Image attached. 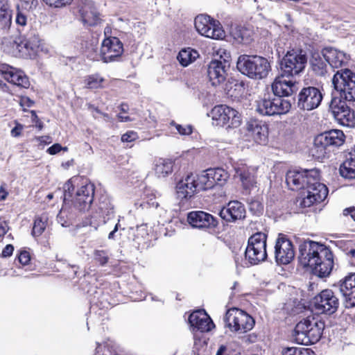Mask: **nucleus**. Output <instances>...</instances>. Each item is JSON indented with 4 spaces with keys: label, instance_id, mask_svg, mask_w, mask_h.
Here are the masks:
<instances>
[{
    "label": "nucleus",
    "instance_id": "obj_1",
    "mask_svg": "<svg viewBox=\"0 0 355 355\" xmlns=\"http://www.w3.org/2000/svg\"><path fill=\"white\" fill-rule=\"evenodd\" d=\"M299 262L309 267L319 277H328L334 265V254L329 248L322 243L305 241L299 246Z\"/></svg>",
    "mask_w": 355,
    "mask_h": 355
},
{
    "label": "nucleus",
    "instance_id": "obj_2",
    "mask_svg": "<svg viewBox=\"0 0 355 355\" xmlns=\"http://www.w3.org/2000/svg\"><path fill=\"white\" fill-rule=\"evenodd\" d=\"M95 193V186L87 179L73 178L64 184L63 205L58 215H61L67 208L78 212H85L92 207Z\"/></svg>",
    "mask_w": 355,
    "mask_h": 355
},
{
    "label": "nucleus",
    "instance_id": "obj_3",
    "mask_svg": "<svg viewBox=\"0 0 355 355\" xmlns=\"http://www.w3.org/2000/svg\"><path fill=\"white\" fill-rule=\"evenodd\" d=\"M15 24L21 39L19 42H15L13 44L18 50L19 55L22 57L34 55L40 46V39L37 31L32 28L31 24L28 23L27 15L19 8L15 17Z\"/></svg>",
    "mask_w": 355,
    "mask_h": 355
},
{
    "label": "nucleus",
    "instance_id": "obj_4",
    "mask_svg": "<svg viewBox=\"0 0 355 355\" xmlns=\"http://www.w3.org/2000/svg\"><path fill=\"white\" fill-rule=\"evenodd\" d=\"M324 327V322L322 320L311 315L297 323L293 336L298 344H314L321 338Z\"/></svg>",
    "mask_w": 355,
    "mask_h": 355
},
{
    "label": "nucleus",
    "instance_id": "obj_5",
    "mask_svg": "<svg viewBox=\"0 0 355 355\" xmlns=\"http://www.w3.org/2000/svg\"><path fill=\"white\" fill-rule=\"evenodd\" d=\"M236 68L242 74L254 80L266 78L271 70L270 64L267 58L245 54L238 58Z\"/></svg>",
    "mask_w": 355,
    "mask_h": 355
},
{
    "label": "nucleus",
    "instance_id": "obj_6",
    "mask_svg": "<svg viewBox=\"0 0 355 355\" xmlns=\"http://www.w3.org/2000/svg\"><path fill=\"white\" fill-rule=\"evenodd\" d=\"M345 135L342 130L333 129L318 135L313 142V155L318 159L329 157L340 146H343Z\"/></svg>",
    "mask_w": 355,
    "mask_h": 355
},
{
    "label": "nucleus",
    "instance_id": "obj_7",
    "mask_svg": "<svg viewBox=\"0 0 355 355\" xmlns=\"http://www.w3.org/2000/svg\"><path fill=\"white\" fill-rule=\"evenodd\" d=\"M307 58L302 50L288 51L279 62V72L288 78H295L305 69Z\"/></svg>",
    "mask_w": 355,
    "mask_h": 355
},
{
    "label": "nucleus",
    "instance_id": "obj_8",
    "mask_svg": "<svg viewBox=\"0 0 355 355\" xmlns=\"http://www.w3.org/2000/svg\"><path fill=\"white\" fill-rule=\"evenodd\" d=\"M319 178L314 180H309L306 182V186L297 199V204L302 208L309 207L314 203L323 201L328 195L327 186L319 182Z\"/></svg>",
    "mask_w": 355,
    "mask_h": 355
},
{
    "label": "nucleus",
    "instance_id": "obj_9",
    "mask_svg": "<svg viewBox=\"0 0 355 355\" xmlns=\"http://www.w3.org/2000/svg\"><path fill=\"white\" fill-rule=\"evenodd\" d=\"M225 326L232 332L244 334L250 331L254 326V318L245 311L232 308L229 309L224 317Z\"/></svg>",
    "mask_w": 355,
    "mask_h": 355
},
{
    "label": "nucleus",
    "instance_id": "obj_10",
    "mask_svg": "<svg viewBox=\"0 0 355 355\" xmlns=\"http://www.w3.org/2000/svg\"><path fill=\"white\" fill-rule=\"evenodd\" d=\"M334 89L340 93L341 99L355 101V73L345 69L338 71L332 78Z\"/></svg>",
    "mask_w": 355,
    "mask_h": 355
},
{
    "label": "nucleus",
    "instance_id": "obj_11",
    "mask_svg": "<svg viewBox=\"0 0 355 355\" xmlns=\"http://www.w3.org/2000/svg\"><path fill=\"white\" fill-rule=\"evenodd\" d=\"M266 234L262 232H257L249 238L245 257L251 265H257L266 259Z\"/></svg>",
    "mask_w": 355,
    "mask_h": 355
},
{
    "label": "nucleus",
    "instance_id": "obj_12",
    "mask_svg": "<svg viewBox=\"0 0 355 355\" xmlns=\"http://www.w3.org/2000/svg\"><path fill=\"white\" fill-rule=\"evenodd\" d=\"M211 116L217 125L235 128L241 123V115L235 109L226 105H218L211 110Z\"/></svg>",
    "mask_w": 355,
    "mask_h": 355
},
{
    "label": "nucleus",
    "instance_id": "obj_13",
    "mask_svg": "<svg viewBox=\"0 0 355 355\" xmlns=\"http://www.w3.org/2000/svg\"><path fill=\"white\" fill-rule=\"evenodd\" d=\"M291 103L280 97L263 98L257 101L256 111L263 116L284 114L289 112Z\"/></svg>",
    "mask_w": 355,
    "mask_h": 355
},
{
    "label": "nucleus",
    "instance_id": "obj_14",
    "mask_svg": "<svg viewBox=\"0 0 355 355\" xmlns=\"http://www.w3.org/2000/svg\"><path fill=\"white\" fill-rule=\"evenodd\" d=\"M329 110L340 125L348 128L355 126L354 112L347 105L345 101L338 96H332L329 103Z\"/></svg>",
    "mask_w": 355,
    "mask_h": 355
},
{
    "label": "nucleus",
    "instance_id": "obj_15",
    "mask_svg": "<svg viewBox=\"0 0 355 355\" xmlns=\"http://www.w3.org/2000/svg\"><path fill=\"white\" fill-rule=\"evenodd\" d=\"M196 31L202 35L214 40H222L225 33L220 23L206 15H200L195 18Z\"/></svg>",
    "mask_w": 355,
    "mask_h": 355
},
{
    "label": "nucleus",
    "instance_id": "obj_16",
    "mask_svg": "<svg viewBox=\"0 0 355 355\" xmlns=\"http://www.w3.org/2000/svg\"><path fill=\"white\" fill-rule=\"evenodd\" d=\"M323 99V94L316 87H304L299 92L297 105L300 110L311 111L318 108Z\"/></svg>",
    "mask_w": 355,
    "mask_h": 355
},
{
    "label": "nucleus",
    "instance_id": "obj_17",
    "mask_svg": "<svg viewBox=\"0 0 355 355\" xmlns=\"http://www.w3.org/2000/svg\"><path fill=\"white\" fill-rule=\"evenodd\" d=\"M223 54L224 56L220 55L219 60H212L208 66V76L211 85L214 86L219 85L225 81L227 71L230 66V53L223 51Z\"/></svg>",
    "mask_w": 355,
    "mask_h": 355
},
{
    "label": "nucleus",
    "instance_id": "obj_18",
    "mask_svg": "<svg viewBox=\"0 0 355 355\" xmlns=\"http://www.w3.org/2000/svg\"><path fill=\"white\" fill-rule=\"evenodd\" d=\"M339 300L330 289L322 291L313 299L315 309L320 313L331 315L339 306Z\"/></svg>",
    "mask_w": 355,
    "mask_h": 355
},
{
    "label": "nucleus",
    "instance_id": "obj_19",
    "mask_svg": "<svg viewBox=\"0 0 355 355\" xmlns=\"http://www.w3.org/2000/svg\"><path fill=\"white\" fill-rule=\"evenodd\" d=\"M320 175L319 170L313 168L302 171H289L286 175V182L291 190H304L306 182L314 180Z\"/></svg>",
    "mask_w": 355,
    "mask_h": 355
},
{
    "label": "nucleus",
    "instance_id": "obj_20",
    "mask_svg": "<svg viewBox=\"0 0 355 355\" xmlns=\"http://www.w3.org/2000/svg\"><path fill=\"white\" fill-rule=\"evenodd\" d=\"M123 52V46L119 38L110 37L103 40L99 56L104 62H113L121 57Z\"/></svg>",
    "mask_w": 355,
    "mask_h": 355
},
{
    "label": "nucleus",
    "instance_id": "obj_21",
    "mask_svg": "<svg viewBox=\"0 0 355 355\" xmlns=\"http://www.w3.org/2000/svg\"><path fill=\"white\" fill-rule=\"evenodd\" d=\"M295 257L292 242L282 234H279L275 246V257L278 264H288Z\"/></svg>",
    "mask_w": 355,
    "mask_h": 355
},
{
    "label": "nucleus",
    "instance_id": "obj_22",
    "mask_svg": "<svg viewBox=\"0 0 355 355\" xmlns=\"http://www.w3.org/2000/svg\"><path fill=\"white\" fill-rule=\"evenodd\" d=\"M114 216V207L107 196H101L98 203L92 208L91 217L105 224Z\"/></svg>",
    "mask_w": 355,
    "mask_h": 355
},
{
    "label": "nucleus",
    "instance_id": "obj_23",
    "mask_svg": "<svg viewBox=\"0 0 355 355\" xmlns=\"http://www.w3.org/2000/svg\"><path fill=\"white\" fill-rule=\"evenodd\" d=\"M245 130L246 135L257 144L264 145L267 143L268 128L264 122L257 119H250L247 121Z\"/></svg>",
    "mask_w": 355,
    "mask_h": 355
},
{
    "label": "nucleus",
    "instance_id": "obj_24",
    "mask_svg": "<svg viewBox=\"0 0 355 355\" xmlns=\"http://www.w3.org/2000/svg\"><path fill=\"white\" fill-rule=\"evenodd\" d=\"M296 83L295 78H288L287 76L279 71L272 84V90L276 97L289 96L297 90Z\"/></svg>",
    "mask_w": 355,
    "mask_h": 355
},
{
    "label": "nucleus",
    "instance_id": "obj_25",
    "mask_svg": "<svg viewBox=\"0 0 355 355\" xmlns=\"http://www.w3.org/2000/svg\"><path fill=\"white\" fill-rule=\"evenodd\" d=\"M339 291L344 298L347 309L355 307V272L346 275L338 282Z\"/></svg>",
    "mask_w": 355,
    "mask_h": 355
},
{
    "label": "nucleus",
    "instance_id": "obj_26",
    "mask_svg": "<svg viewBox=\"0 0 355 355\" xmlns=\"http://www.w3.org/2000/svg\"><path fill=\"white\" fill-rule=\"evenodd\" d=\"M188 223L195 228L205 229L217 225L216 219L210 214L203 211H193L188 214Z\"/></svg>",
    "mask_w": 355,
    "mask_h": 355
},
{
    "label": "nucleus",
    "instance_id": "obj_27",
    "mask_svg": "<svg viewBox=\"0 0 355 355\" xmlns=\"http://www.w3.org/2000/svg\"><path fill=\"white\" fill-rule=\"evenodd\" d=\"M175 189L178 198L181 200H189L198 191L196 176L192 173L187 175L177 183Z\"/></svg>",
    "mask_w": 355,
    "mask_h": 355
},
{
    "label": "nucleus",
    "instance_id": "obj_28",
    "mask_svg": "<svg viewBox=\"0 0 355 355\" xmlns=\"http://www.w3.org/2000/svg\"><path fill=\"white\" fill-rule=\"evenodd\" d=\"M219 215L227 222H234L245 218V209L244 205L239 201H230L225 207L221 209Z\"/></svg>",
    "mask_w": 355,
    "mask_h": 355
},
{
    "label": "nucleus",
    "instance_id": "obj_29",
    "mask_svg": "<svg viewBox=\"0 0 355 355\" xmlns=\"http://www.w3.org/2000/svg\"><path fill=\"white\" fill-rule=\"evenodd\" d=\"M189 322L191 327L201 332L209 331L214 327L211 319L202 311H196L191 313Z\"/></svg>",
    "mask_w": 355,
    "mask_h": 355
},
{
    "label": "nucleus",
    "instance_id": "obj_30",
    "mask_svg": "<svg viewBox=\"0 0 355 355\" xmlns=\"http://www.w3.org/2000/svg\"><path fill=\"white\" fill-rule=\"evenodd\" d=\"M324 60L331 68H339L345 65L349 60L343 52L332 47H326L322 51Z\"/></svg>",
    "mask_w": 355,
    "mask_h": 355
},
{
    "label": "nucleus",
    "instance_id": "obj_31",
    "mask_svg": "<svg viewBox=\"0 0 355 355\" xmlns=\"http://www.w3.org/2000/svg\"><path fill=\"white\" fill-rule=\"evenodd\" d=\"M80 14L83 22L85 25L93 26L97 25L101 21L99 13L92 1L86 3L81 8Z\"/></svg>",
    "mask_w": 355,
    "mask_h": 355
},
{
    "label": "nucleus",
    "instance_id": "obj_32",
    "mask_svg": "<svg viewBox=\"0 0 355 355\" xmlns=\"http://www.w3.org/2000/svg\"><path fill=\"white\" fill-rule=\"evenodd\" d=\"M327 62L322 52L321 54L318 53H313L310 60V65L311 70L315 76L325 77L328 74L329 67Z\"/></svg>",
    "mask_w": 355,
    "mask_h": 355
},
{
    "label": "nucleus",
    "instance_id": "obj_33",
    "mask_svg": "<svg viewBox=\"0 0 355 355\" xmlns=\"http://www.w3.org/2000/svg\"><path fill=\"white\" fill-rule=\"evenodd\" d=\"M339 173L345 179H355V150L348 153L346 159L340 166Z\"/></svg>",
    "mask_w": 355,
    "mask_h": 355
},
{
    "label": "nucleus",
    "instance_id": "obj_34",
    "mask_svg": "<svg viewBox=\"0 0 355 355\" xmlns=\"http://www.w3.org/2000/svg\"><path fill=\"white\" fill-rule=\"evenodd\" d=\"M173 162L169 159L159 158L155 162L154 171L157 177L165 178L173 172Z\"/></svg>",
    "mask_w": 355,
    "mask_h": 355
},
{
    "label": "nucleus",
    "instance_id": "obj_35",
    "mask_svg": "<svg viewBox=\"0 0 355 355\" xmlns=\"http://www.w3.org/2000/svg\"><path fill=\"white\" fill-rule=\"evenodd\" d=\"M6 80L22 88H28L30 86L28 78L22 71L16 69L9 74Z\"/></svg>",
    "mask_w": 355,
    "mask_h": 355
},
{
    "label": "nucleus",
    "instance_id": "obj_36",
    "mask_svg": "<svg viewBox=\"0 0 355 355\" xmlns=\"http://www.w3.org/2000/svg\"><path fill=\"white\" fill-rule=\"evenodd\" d=\"M199 53L197 51L191 48L181 50L177 57L178 61L183 67H187L198 58Z\"/></svg>",
    "mask_w": 355,
    "mask_h": 355
},
{
    "label": "nucleus",
    "instance_id": "obj_37",
    "mask_svg": "<svg viewBox=\"0 0 355 355\" xmlns=\"http://www.w3.org/2000/svg\"><path fill=\"white\" fill-rule=\"evenodd\" d=\"M232 35L237 43L248 44L252 41L250 31L242 26L232 29Z\"/></svg>",
    "mask_w": 355,
    "mask_h": 355
},
{
    "label": "nucleus",
    "instance_id": "obj_38",
    "mask_svg": "<svg viewBox=\"0 0 355 355\" xmlns=\"http://www.w3.org/2000/svg\"><path fill=\"white\" fill-rule=\"evenodd\" d=\"M211 176L209 174V169L203 171L201 174L196 176V184L198 186V191L208 190L214 188Z\"/></svg>",
    "mask_w": 355,
    "mask_h": 355
},
{
    "label": "nucleus",
    "instance_id": "obj_39",
    "mask_svg": "<svg viewBox=\"0 0 355 355\" xmlns=\"http://www.w3.org/2000/svg\"><path fill=\"white\" fill-rule=\"evenodd\" d=\"M209 174L212 177V182L214 184V187L216 185L222 186L225 184L226 180H227L228 175L227 173L222 168H209Z\"/></svg>",
    "mask_w": 355,
    "mask_h": 355
},
{
    "label": "nucleus",
    "instance_id": "obj_40",
    "mask_svg": "<svg viewBox=\"0 0 355 355\" xmlns=\"http://www.w3.org/2000/svg\"><path fill=\"white\" fill-rule=\"evenodd\" d=\"M47 218L45 216H42L40 217H37L35 219L33 230H32V235L35 237L40 236L46 229Z\"/></svg>",
    "mask_w": 355,
    "mask_h": 355
},
{
    "label": "nucleus",
    "instance_id": "obj_41",
    "mask_svg": "<svg viewBox=\"0 0 355 355\" xmlns=\"http://www.w3.org/2000/svg\"><path fill=\"white\" fill-rule=\"evenodd\" d=\"M104 78L99 74L95 73L88 76L85 79L86 87L89 89H98L102 87Z\"/></svg>",
    "mask_w": 355,
    "mask_h": 355
},
{
    "label": "nucleus",
    "instance_id": "obj_42",
    "mask_svg": "<svg viewBox=\"0 0 355 355\" xmlns=\"http://www.w3.org/2000/svg\"><path fill=\"white\" fill-rule=\"evenodd\" d=\"M94 260L101 266H105L110 260V255L107 250H95L93 253Z\"/></svg>",
    "mask_w": 355,
    "mask_h": 355
},
{
    "label": "nucleus",
    "instance_id": "obj_43",
    "mask_svg": "<svg viewBox=\"0 0 355 355\" xmlns=\"http://www.w3.org/2000/svg\"><path fill=\"white\" fill-rule=\"evenodd\" d=\"M282 355H314V352L310 349L292 347L284 349Z\"/></svg>",
    "mask_w": 355,
    "mask_h": 355
},
{
    "label": "nucleus",
    "instance_id": "obj_44",
    "mask_svg": "<svg viewBox=\"0 0 355 355\" xmlns=\"http://www.w3.org/2000/svg\"><path fill=\"white\" fill-rule=\"evenodd\" d=\"M225 89L227 90V94L231 96H237L238 94H241L244 91L243 83L242 82H232L230 83L228 85H226Z\"/></svg>",
    "mask_w": 355,
    "mask_h": 355
},
{
    "label": "nucleus",
    "instance_id": "obj_45",
    "mask_svg": "<svg viewBox=\"0 0 355 355\" xmlns=\"http://www.w3.org/2000/svg\"><path fill=\"white\" fill-rule=\"evenodd\" d=\"M240 180L245 189H250L256 184L254 175L248 171H243L240 173Z\"/></svg>",
    "mask_w": 355,
    "mask_h": 355
},
{
    "label": "nucleus",
    "instance_id": "obj_46",
    "mask_svg": "<svg viewBox=\"0 0 355 355\" xmlns=\"http://www.w3.org/2000/svg\"><path fill=\"white\" fill-rule=\"evenodd\" d=\"M12 24V12L0 13V26L8 30Z\"/></svg>",
    "mask_w": 355,
    "mask_h": 355
},
{
    "label": "nucleus",
    "instance_id": "obj_47",
    "mask_svg": "<svg viewBox=\"0 0 355 355\" xmlns=\"http://www.w3.org/2000/svg\"><path fill=\"white\" fill-rule=\"evenodd\" d=\"M249 209L254 215H259L263 210L262 203L257 200H252L249 202Z\"/></svg>",
    "mask_w": 355,
    "mask_h": 355
},
{
    "label": "nucleus",
    "instance_id": "obj_48",
    "mask_svg": "<svg viewBox=\"0 0 355 355\" xmlns=\"http://www.w3.org/2000/svg\"><path fill=\"white\" fill-rule=\"evenodd\" d=\"M171 125L174 126L178 132L181 135H189L192 132V127L189 125L183 126L172 121Z\"/></svg>",
    "mask_w": 355,
    "mask_h": 355
},
{
    "label": "nucleus",
    "instance_id": "obj_49",
    "mask_svg": "<svg viewBox=\"0 0 355 355\" xmlns=\"http://www.w3.org/2000/svg\"><path fill=\"white\" fill-rule=\"evenodd\" d=\"M38 6V0H21V6L27 11L35 10Z\"/></svg>",
    "mask_w": 355,
    "mask_h": 355
},
{
    "label": "nucleus",
    "instance_id": "obj_50",
    "mask_svg": "<svg viewBox=\"0 0 355 355\" xmlns=\"http://www.w3.org/2000/svg\"><path fill=\"white\" fill-rule=\"evenodd\" d=\"M47 5L54 8H61L71 3L72 0H43Z\"/></svg>",
    "mask_w": 355,
    "mask_h": 355
},
{
    "label": "nucleus",
    "instance_id": "obj_51",
    "mask_svg": "<svg viewBox=\"0 0 355 355\" xmlns=\"http://www.w3.org/2000/svg\"><path fill=\"white\" fill-rule=\"evenodd\" d=\"M119 229L123 230V228L121 227L119 220H118V222L115 224L114 229L109 233L107 239L109 240H116L118 237H119L121 235V234L119 232Z\"/></svg>",
    "mask_w": 355,
    "mask_h": 355
},
{
    "label": "nucleus",
    "instance_id": "obj_52",
    "mask_svg": "<svg viewBox=\"0 0 355 355\" xmlns=\"http://www.w3.org/2000/svg\"><path fill=\"white\" fill-rule=\"evenodd\" d=\"M138 139L137 133L135 131H128L121 136L123 142H132Z\"/></svg>",
    "mask_w": 355,
    "mask_h": 355
},
{
    "label": "nucleus",
    "instance_id": "obj_53",
    "mask_svg": "<svg viewBox=\"0 0 355 355\" xmlns=\"http://www.w3.org/2000/svg\"><path fill=\"white\" fill-rule=\"evenodd\" d=\"M15 68L6 64H0V72L2 73L3 78L6 80L9 74L14 71Z\"/></svg>",
    "mask_w": 355,
    "mask_h": 355
},
{
    "label": "nucleus",
    "instance_id": "obj_54",
    "mask_svg": "<svg viewBox=\"0 0 355 355\" xmlns=\"http://www.w3.org/2000/svg\"><path fill=\"white\" fill-rule=\"evenodd\" d=\"M18 261L19 262L23 265V266H26L27 265L30 260H31V257H30V254L28 252L26 251H22L19 253V254L18 255Z\"/></svg>",
    "mask_w": 355,
    "mask_h": 355
},
{
    "label": "nucleus",
    "instance_id": "obj_55",
    "mask_svg": "<svg viewBox=\"0 0 355 355\" xmlns=\"http://www.w3.org/2000/svg\"><path fill=\"white\" fill-rule=\"evenodd\" d=\"M15 126L11 130L10 135L13 137H17L21 135V132L24 129L23 125L15 122Z\"/></svg>",
    "mask_w": 355,
    "mask_h": 355
},
{
    "label": "nucleus",
    "instance_id": "obj_56",
    "mask_svg": "<svg viewBox=\"0 0 355 355\" xmlns=\"http://www.w3.org/2000/svg\"><path fill=\"white\" fill-rule=\"evenodd\" d=\"M12 12L8 0H0V13Z\"/></svg>",
    "mask_w": 355,
    "mask_h": 355
},
{
    "label": "nucleus",
    "instance_id": "obj_57",
    "mask_svg": "<svg viewBox=\"0 0 355 355\" xmlns=\"http://www.w3.org/2000/svg\"><path fill=\"white\" fill-rule=\"evenodd\" d=\"M62 149V147L60 144H55L47 149V152L50 155H55L56 153H59Z\"/></svg>",
    "mask_w": 355,
    "mask_h": 355
},
{
    "label": "nucleus",
    "instance_id": "obj_58",
    "mask_svg": "<svg viewBox=\"0 0 355 355\" xmlns=\"http://www.w3.org/2000/svg\"><path fill=\"white\" fill-rule=\"evenodd\" d=\"M14 247L11 244H8L2 250V257H8L12 255Z\"/></svg>",
    "mask_w": 355,
    "mask_h": 355
},
{
    "label": "nucleus",
    "instance_id": "obj_59",
    "mask_svg": "<svg viewBox=\"0 0 355 355\" xmlns=\"http://www.w3.org/2000/svg\"><path fill=\"white\" fill-rule=\"evenodd\" d=\"M9 230V226L6 221H0V237L6 234Z\"/></svg>",
    "mask_w": 355,
    "mask_h": 355
},
{
    "label": "nucleus",
    "instance_id": "obj_60",
    "mask_svg": "<svg viewBox=\"0 0 355 355\" xmlns=\"http://www.w3.org/2000/svg\"><path fill=\"white\" fill-rule=\"evenodd\" d=\"M343 215L344 216H348L349 215L350 217L355 221V207H348L343 210Z\"/></svg>",
    "mask_w": 355,
    "mask_h": 355
},
{
    "label": "nucleus",
    "instance_id": "obj_61",
    "mask_svg": "<svg viewBox=\"0 0 355 355\" xmlns=\"http://www.w3.org/2000/svg\"><path fill=\"white\" fill-rule=\"evenodd\" d=\"M33 101L30 100L28 98H21V101H20V105L22 107H24V106L31 107L33 105Z\"/></svg>",
    "mask_w": 355,
    "mask_h": 355
},
{
    "label": "nucleus",
    "instance_id": "obj_62",
    "mask_svg": "<svg viewBox=\"0 0 355 355\" xmlns=\"http://www.w3.org/2000/svg\"><path fill=\"white\" fill-rule=\"evenodd\" d=\"M118 118L121 122H127L131 121L130 116L122 115L121 113L118 114Z\"/></svg>",
    "mask_w": 355,
    "mask_h": 355
},
{
    "label": "nucleus",
    "instance_id": "obj_63",
    "mask_svg": "<svg viewBox=\"0 0 355 355\" xmlns=\"http://www.w3.org/2000/svg\"><path fill=\"white\" fill-rule=\"evenodd\" d=\"M94 111L96 113L102 114L105 121H109L110 120V116L108 114L101 113L98 108H94Z\"/></svg>",
    "mask_w": 355,
    "mask_h": 355
},
{
    "label": "nucleus",
    "instance_id": "obj_64",
    "mask_svg": "<svg viewBox=\"0 0 355 355\" xmlns=\"http://www.w3.org/2000/svg\"><path fill=\"white\" fill-rule=\"evenodd\" d=\"M227 350V347L225 346V345H221L217 352H216V355H223L224 352Z\"/></svg>",
    "mask_w": 355,
    "mask_h": 355
}]
</instances>
